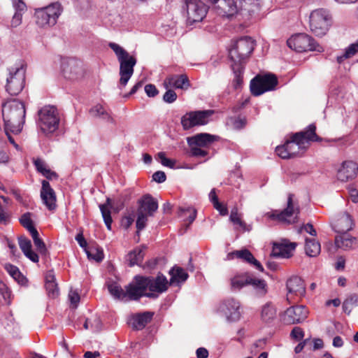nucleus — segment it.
Listing matches in <instances>:
<instances>
[{
    "mask_svg": "<svg viewBox=\"0 0 358 358\" xmlns=\"http://www.w3.org/2000/svg\"><path fill=\"white\" fill-rule=\"evenodd\" d=\"M212 110H195L186 113L181 117V124L184 130H188L196 126L205 125L213 114Z\"/></svg>",
    "mask_w": 358,
    "mask_h": 358,
    "instance_id": "obj_14",
    "label": "nucleus"
},
{
    "mask_svg": "<svg viewBox=\"0 0 358 358\" xmlns=\"http://www.w3.org/2000/svg\"><path fill=\"white\" fill-rule=\"evenodd\" d=\"M308 310L304 306H294L288 308L281 315V320L285 324L303 322L308 317Z\"/></svg>",
    "mask_w": 358,
    "mask_h": 358,
    "instance_id": "obj_17",
    "label": "nucleus"
},
{
    "mask_svg": "<svg viewBox=\"0 0 358 358\" xmlns=\"http://www.w3.org/2000/svg\"><path fill=\"white\" fill-rule=\"evenodd\" d=\"M171 278L169 285L175 287H180L187 280L188 273L181 267L175 266L169 272Z\"/></svg>",
    "mask_w": 358,
    "mask_h": 358,
    "instance_id": "obj_29",
    "label": "nucleus"
},
{
    "mask_svg": "<svg viewBox=\"0 0 358 358\" xmlns=\"http://www.w3.org/2000/svg\"><path fill=\"white\" fill-rule=\"evenodd\" d=\"M283 210H273L266 213V216L273 220L282 224H291L298 221L299 208L297 203H287Z\"/></svg>",
    "mask_w": 358,
    "mask_h": 358,
    "instance_id": "obj_13",
    "label": "nucleus"
},
{
    "mask_svg": "<svg viewBox=\"0 0 358 358\" xmlns=\"http://www.w3.org/2000/svg\"><path fill=\"white\" fill-rule=\"evenodd\" d=\"M235 258L243 259V261L252 264L259 271H263L264 268L259 261H257L253 255L248 249H242L231 252L227 255V260H232Z\"/></svg>",
    "mask_w": 358,
    "mask_h": 358,
    "instance_id": "obj_24",
    "label": "nucleus"
},
{
    "mask_svg": "<svg viewBox=\"0 0 358 358\" xmlns=\"http://www.w3.org/2000/svg\"><path fill=\"white\" fill-rule=\"evenodd\" d=\"M30 234L33 238L34 245L36 248L37 250L41 254L45 255L47 252V248H46L45 244L44 243L43 241L39 238L38 231L36 230Z\"/></svg>",
    "mask_w": 358,
    "mask_h": 358,
    "instance_id": "obj_48",
    "label": "nucleus"
},
{
    "mask_svg": "<svg viewBox=\"0 0 358 358\" xmlns=\"http://www.w3.org/2000/svg\"><path fill=\"white\" fill-rule=\"evenodd\" d=\"M355 243L356 238L348 233L338 234L335 238L336 246L344 250L352 248Z\"/></svg>",
    "mask_w": 358,
    "mask_h": 358,
    "instance_id": "obj_33",
    "label": "nucleus"
},
{
    "mask_svg": "<svg viewBox=\"0 0 358 358\" xmlns=\"http://www.w3.org/2000/svg\"><path fill=\"white\" fill-rule=\"evenodd\" d=\"M254 48L255 41L250 36H243L236 40L229 50L231 66L234 75L233 85L236 89L243 83L244 64Z\"/></svg>",
    "mask_w": 358,
    "mask_h": 358,
    "instance_id": "obj_1",
    "label": "nucleus"
},
{
    "mask_svg": "<svg viewBox=\"0 0 358 358\" xmlns=\"http://www.w3.org/2000/svg\"><path fill=\"white\" fill-rule=\"evenodd\" d=\"M358 52V40L350 44L345 50V52L337 57V62L342 63L345 59L350 58Z\"/></svg>",
    "mask_w": 358,
    "mask_h": 358,
    "instance_id": "obj_46",
    "label": "nucleus"
},
{
    "mask_svg": "<svg viewBox=\"0 0 358 358\" xmlns=\"http://www.w3.org/2000/svg\"><path fill=\"white\" fill-rule=\"evenodd\" d=\"M38 125L45 135L52 134L59 128L60 117L56 107L45 106L38 110Z\"/></svg>",
    "mask_w": 358,
    "mask_h": 358,
    "instance_id": "obj_6",
    "label": "nucleus"
},
{
    "mask_svg": "<svg viewBox=\"0 0 358 358\" xmlns=\"http://www.w3.org/2000/svg\"><path fill=\"white\" fill-rule=\"evenodd\" d=\"M241 12H247L250 15L259 10V0H238Z\"/></svg>",
    "mask_w": 358,
    "mask_h": 358,
    "instance_id": "obj_36",
    "label": "nucleus"
},
{
    "mask_svg": "<svg viewBox=\"0 0 358 358\" xmlns=\"http://www.w3.org/2000/svg\"><path fill=\"white\" fill-rule=\"evenodd\" d=\"M287 43L291 49L299 52L307 51L322 52L324 51V48L306 34H295L287 40Z\"/></svg>",
    "mask_w": 358,
    "mask_h": 358,
    "instance_id": "obj_10",
    "label": "nucleus"
},
{
    "mask_svg": "<svg viewBox=\"0 0 358 358\" xmlns=\"http://www.w3.org/2000/svg\"><path fill=\"white\" fill-rule=\"evenodd\" d=\"M157 157L159 159L160 162H161V164L163 166H167V167L171 168V169L174 168L175 164H176V162L173 161V160H171L170 159H168L166 157V155H165L164 152H159L157 154Z\"/></svg>",
    "mask_w": 358,
    "mask_h": 358,
    "instance_id": "obj_52",
    "label": "nucleus"
},
{
    "mask_svg": "<svg viewBox=\"0 0 358 358\" xmlns=\"http://www.w3.org/2000/svg\"><path fill=\"white\" fill-rule=\"evenodd\" d=\"M41 197L43 201H55L56 196L54 190L50 187L49 182L43 180L41 190Z\"/></svg>",
    "mask_w": 358,
    "mask_h": 358,
    "instance_id": "obj_40",
    "label": "nucleus"
},
{
    "mask_svg": "<svg viewBox=\"0 0 358 358\" xmlns=\"http://www.w3.org/2000/svg\"><path fill=\"white\" fill-rule=\"evenodd\" d=\"M108 46L113 50L120 63L119 84L120 88L124 87L134 73L136 59L117 43L110 42Z\"/></svg>",
    "mask_w": 358,
    "mask_h": 358,
    "instance_id": "obj_2",
    "label": "nucleus"
},
{
    "mask_svg": "<svg viewBox=\"0 0 358 358\" xmlns=\"http://www.w3.org/2000/svg\"><path fill=\"white\" fill-rule=\"evenodd\" d=\"M187 10V22L189 24L199 22L206 17L207 6L200 0H185Z\"/></svg>",
    "mask_w": 358,
    "mask_h": 358,
    "instance_id": "obj_16",
    "label": "nucleus"
},
{
    "mask_svg": "<svg viewBox=\"0 0 358 358\" xmlns=\"http://www.w3.org/2000/svg\"><path fill=\"white\" fill-rule=\"evenodd\" d=\"M135 218V213L132 211L131 213H128L124 215L121 220V226L125 229H129L131 225L133 224Z\"/></svg>",
    "mask_w": 358,
    "mask_h": 358,
    "instance_id": "obj_50",
    "label": "nucleus"
},
{
    "mask_svg": "<svg viewBox=\"0 0 358 358\" xmlns=\"http://www.w3.org/2000/svg\"><path fill=\"white\" fill-rule=\"evenodd\" d=\"M152 179L154 181L158 182V183H162V182H164L166 179V174L164 171H156L155 173H153L152 175Z\"/></svg>",
    "mask_w": 358,
    "mask_h": 358,
    "instance_id": "obj_61",
    "label": "nucleus"
},
{
    "mask_svg": "<svg viewBox=\"0 0 358 358\" xmlns=\"http://www.w3.org/2000/svg\"><path fill=\"white\" fill-rule=\"evenodd\" d=\"M4 268L14 280L19 277L22 273L16 266L11 264H6L4 265Z\"/></svg>",
    "mask_w": 358,
    "mask_h": 358,
    "instance_id": "obj_51",
    "label": "nucleus"
},
{
    "mask_svg": "<svg viewBox=\"0 0 358 358\" xmlns=\"http://www.w3.org/2000/svg\"><path fill=\"white\" fill-rule=\"evenodd\" d=\"M166 90H167L166 92H165V94L163 96V100L166 103H171L176 100L177 94L172 90H170L169 88Z\"/></svg>",
    "mask_w": 358,
    "mask_h": 358,
    "instance_id": "obj_57",
    "label": "nucleus"
},
{
    "mask_svg": "<svg viewBox=\"0 0 358 358\" xmlns=\"http://www.w3.org/2000/svg\"><path fill=\"white\" fill-rule=\"evenodd\" d=\"M45 288L50 297L55 298L59 295V289L56 282H45Z\"/></svg>",
    "mask_w": 358,
    "mask_h": 358,
    "instance_id": "obj_49",
    "label": "nucleus"
},
{
    "mask_svg": "<svg viewBox=\"0 0 358 358\" xmlns=\"http://www.w3.org/2000/svg\"><path fill=\"white\" fill-rule=\"evenodd\" d=\"M179 217L184 221H188L189 224L192 223L196 216V210L192 207L182 208L180 207L178 213Z\"/></svg>",
    "mask_w": 358,
    "mask_h": 358,
    "instance_id": "obj_45",
    "label": "nucleus"
},
{
    "mask_svg": "<svg viewBox=\"0 0 358 358\" xmlns=\"http://www.w3.org/2000/svg\"><path fill=\"white\" fill-rule=\"evenodd\" d=\"M246 121L245 119L240 117L235 118L232 120V127L235 129H241L245 126Z\"/></svg>",
    "mask_w": 358,
    "mask_h": 358,
    "instance_id": "obj_63",
    "label": "nucleus"
},
{
    "mask_svg": "<svg viewBox=\"0 0 358 358\" xmlns=\"http://www.w3.org/2000/svg\"><path fill=\"white\" fill-rule=\"evenodd\" d=\"M218 312L227 322H237L242 316L241 304L238 300L229 297L221 301L218 307Z\"/></svg>",
    "mask_w": 358,
    "mask_h": 358,
    "instance_id": "obj_11",
    "label": "nucleus"
},
{
    "mask_svg": "<svg viewBox=\"0 0 358 358\" xmlns=\"http://www.w3.org/2000/svg\"><path fill=\"white\" fill-rule=\"evenodd\" d=\"M143 248L144 247L142 248H137L128 254L127 260L129 262V264L130 266H133L142 262L144 255L143 251Z\"/></svg>",
    "mask_w": 358,
    "mask_h": 358,
    "instance_id": "obj_44",
    "label": "nucleus"
},
{
    "mask_svg": "<svg viewBox=\"0 0 358 358\" xmlns=\"http://www.w3.org/2000/svg\"><path fill=\"white\" fill-rule=\"evenodd\" d=\"M63 12L62 4L54 2L47 6L35 9L34 18L38 27L48 29L55 26Z\"/></svg>",
    "mask_w": 358,
    "mask_h": 358,
    "instance_id": "obj_4",
    "label": "nucleus"
},
{
    "mask_svg": "<svg viewBox=\"0 0 358 358\" xmlns=\"http://www.w3.org/2000/svg\"><path fill=\"white\" fill-rule=\"evenodd\" d=\"M315 129V126L310 124L306 131L296 133L290 140L285 142L290 158L299 155L301 150H305L309 145V141H317Z\"/></svg>",
    "mask_w": 358,
    "mask_h": 358,
    "instance_id": "obj_5",
    "label": "nucleus"
},
{
    "mask_svg": "<svg viewBox=\"0 0 358 358\" xmlns=\"http://www.w3.org/2000/svg\"><path fill=\"white\" fill-rule=\"evenodd\" d=\"M19 245L23 253L31 249V241L25 237L19 238Z\"/></svg>",
    "mask_w": 358,
    "mask_h": 358,
    "instance_id": "obj_56",
    "label": "nucleus"
},
{
    "mask_svg": "<svg viewBox=\"0 0 358 358\" xmlns=\"http://www.w3.org/2000/svg\"><path fill=\"white\" fill-rule=\"evenodd\" d=\"M295 243H289L287 240L274 243L272 248V255L278 258H289L292 255L296 248Z\"/></svg>",
    "mask_w": 358,
    "mask_h": 358,
    "instance_id": "obj_23",
    "label": "nucleus"
},
{
    "mask_svg": "<svg viewBox=\"0 0 358 358\" xmlns=\"http://www.w3.org/2000/svg\"><path fill=\"white\" fill-rule=\"evenodd\" d=\"M69 298L71 304L73 305L74 308H76L80 301L79 294L75 290H71L69 294Z\"/></svg>",
    "mask_w": 358,
    "mask_h": 358,
    "instance_id": "obj_59",
    "label": "nucleus"
},
{
    "mask_svg": "<svg viewBox=\"0 0 358 358\" xmlns=\"http://www.w3.org/2000/svg\"><path fill=\"white\" fill-rule=\"evenodd\" d=\"M145 284L144 276L136 275L133 280L125 287L126 289V300L127 301H136L142 296H146L151 299H157L158 295L155 293H147V289Z\"/></svg>",
    "mask_w": 358,
    "mask_h": 358,
    "instance_id": "obj_12",
    "label": "nucleus"
},
{
    "mask_svg": "<svg viewBox=\"0 0 358 358\" xmlns=\"http://www.w3.org/2000/svg\"><path fill=\"white\" fill-rule=\"evenodd\" d=\"M354 226L355 221L352 216L349 213L344 212L338 215L332 227L335 232L343 234L352 230Z\"/></svg>",
    "mask_w": 358,
    "mask_h": 358,
    "instance_id": "obj_22",
    "label": "nucleus"
},
{
    "mask_svg": "<svg viewBox=\"0 0 358 358\" xmlns=\"http://www.w3.org/2000/svg\"><path fill=\"white\" fill-rule=\"evenodd\" d=\"M91 116L99 117L104 121L113 123L114 120L110 113L101 104H96L90 110Z\"/></svg>",
    "mask_w": 358,
    "mask_h": 358,
    "instance_id": "obj_34",
    "label": "nucleus"
},
{
    "mask_svg": "<svg viewBox=\"0 0 358 358\" xmlns=\"http://www.w3.org/2000/svg\"><path fill=\"white\" fill-rule=\"evenodd\" d=\"M144 280L145 284H148L145 285L146 289L149 290L148 293H155L159 296V294L166 292L168 289L169 282L163 274L159 273L155 278L144 276Z\"/></svg>",
    "mask_w": 358,
    "mask_h": 358,
    "instance_id": "obj_20",
    "label": "nucleus"
},
{
    "mask_svg": "<svg viewBox=\"0 0 358 358\" xmlns=\"http://www.w3.org/2000/svg\"><path fill=\"white\" fill-rule=\"evenodd\" d=\"M15 13L23 14L27 10V6L22 0H11Z\"/></svg>",
    "mask_w": 358,
    "mask_h": 358,
    "instance_id": "obj_53",
    "label": "nucleus"
},
{
    "mask_svg": "<svg viewBox=\"0 0 358 358\" xmlns=\"http://www.w3.org/2000/svg\"><path fill=\"white\" fill-rule=\"evenodd\" d=\"M290 336L292 338L296 341H301L304 337V331L301 327H295L292 330Z\"/></svg>",
    "mask_w": 358,
    "mask_h": 358,
    "instance_id": "obj_55",
    "label": "nucleus"
},
{
    "mask_svg": "<svg viewBox=\"0 0 358 358\" xmlns=\"http://www.w3.org/2000/svg\"><path fill=\"white\" fill-rule=\"evenodd\" d=\"M213 206L220 215H227L228 214L227 203H213Z\"/></svg>",
    "mask_w": 358,
    "mask_h": 358,
    "instance_id": "obj_60",
    "label": "nucleus"
},
{
    "mask_svg": "<svg viewBox=\"0 0 358 358\" xmlns=\"http://www.w3.org/2000/svg\"><path fill=\"white\" fill-rule=\"evenodd\" d=\"M145 92L150 97H154L158 94V90L154 85L148 84L145 86Z\"/></svg>",
    "mask_w": 358,
    "mask_h": 358,
    "instance_id": "obj_62",
    "label": "nucleus"
},
{
    "mask_svg": "<svg viewBox=\"0 0 358 358\" xmlns=\"http://www.w3.org/2000/svg\"><path fill=\"white\" fill-rule=\"evenodd\" d=\"M218 138L217 136L207 133H200L187 137V142L190 148L191 155L194 157H206L208 155V152L204 148H208L211 143L217 141Z\"/></svg>",
    "mask_w": 358,
    "mask_h": 358,
    "instance_id": "obj_9",
    "label": "nucleus"
},
{
    "mask_svg": "<svg viewBox=\"0 0 358 358\" xmlns=\"http://www.w3.org/2000/svg\"><path fill=\"white\" fill-rule=\"evenodd\" d=\"M107 287L108 292L115 299L127 301L126 290L124 291L117 282L109 281L107 283Z\"/></svg>",
    "mask_w": 358,
    "mask_h": 358,
    "instance_id": "obj_35",
    "label": "nucleus"
},
{
    "mask_svg": "<svg viewBox=\"0 0 358 358\" xmlns=\"http://www.w3.org/2000/svg\"><path fill=\"white\" fill-rule=\"evenodd\" d=\"M25 108L17 99H10L2 103V115L7 126L17 127V131L22 129L24 123Z\"/></svg>",
    "mask_w": 358,
    "mask_h": 358,
    "instance_id": "obj_3",
    "label": "nucleus"
},
{
    "mask_svg": "<svg viewBox=\"0 0 358 358\" xmlns=\"http://www.w3.org/2000/svg\"><path fill=\"white\" fill-rule=\"evenodd\" d=\"M217 7L222 10V14L227 17L232 16L238 12L237 6L234 0H220Z\"/></svg>",
    "mask_w": 358,
    "mask_h": 358,
    "instance_id": "obj_37",
    "label": "nucleus"
},
{
    "mask_svg": "<svg viewBox=\"0 0 358 358\" xmlns=\"http://www.w3.org/2000/svg\"><path fill=\"white\" fill-rule=\"evenodd\" d=\"M33 214L31 213H24L20 218V224L30 233L36 231L31 219Z\"/></svg>",
    "mask_w": 358,
    "mask_h": 358,
    "instance_id": "obj_47",
    "label": "nucleus"
},
{
    "mask_svg": "<svg viewBox=\"0 0 358 358\" xmlns=\"http://www.w3.org/2000/svg\"><path fill=\"white\" fill-rule=\"evenodd\" d=\"M85 252L88 259H93L96 262H100L104 257L103 249L97 245H92L85 249Z\"/></svg>",
    "mask_w": 358,
    "mask_h": 358,
    "instance_id": "obj_41",
    "label": "nucleus"
},
{
    "mask_svg": "<svg viewBox=\"0 0 358 358\" xmlns=\"http://www.w3.org/2000/svg\"><path fill=\"white\" fill-rule=\"evenodd\" d=\"M248 286L257 296H264L268 292V285L265 280L260 278L250 273L248 281Z\"/></svg>",
    "mask_w": 358,
    "mask_h": 358,
    "instance_id": "obj_26",
    "label": "nucleus"
},
{
    "mask_svg": "<svg viewBox=\"0 0 358 358\" xmlns=\"http://www.w3.org/2000/svg\"><path fill=\"white\" fill-rule=\"evenodd\" d=\"M158 208V203H141L137 210L136 221V234L139 235L141 231L147 225L148 216H151Z\"/></svg>",
    "mask_w": 358,
    "mask_h": 358,
    "instance_id": "obj_19",
    "label": "nucleus"
},
{
    "mask_svg": "<svg viewBox=\"0 0 358 358\" xmlns=\"http://www.w3.org/2000/svg\"><path fill=\"white\" fill-rule=\"evenodd\" d=\"M34 164L36 166V170L43 174L48 179H52L57 177L56 173L49 169L45 163L41 159H34Z\"/></svg>",
    "mask_w": 358,
    "mask_h": 358,
    "instance_id": "obj_42",
    "label": "nucleus"
},
{
    "mask_svg": "<svg viewBox=\"0 0 358 358\" xmlns=\"http://www.w3.org/2000/svg\"><path fill=\"white\" fill-rule=\"evenodd\" d=\"M321 250L320 244L315 239H306V245H305V251L308 256L309 257H316L317 256Z\"/></svg>",
    "mask_w": 358,
    "mask_h": 358,
    "instance_id": "obj_38",
    "label": "nucleus"
},
{
    "mask_svg": "<svg viewBox=\"0 0 358 358\" xmlns=\"http://www.w3.org/2000/svg\"><path fill=\"white\" fill-rule=\"evenodd\" d=\"M6 91L11 96L18 95L24 89L26 80V68L20 62L8 69Z\"/></svg>",
    "mask_w": 358,
    "mask_h": 358,
    "instance_id": "obj_7",
    "label": "nucleus"
},
{
    "mask_svg": "<svg viewBox=\"0 0 358 358\" xmlns=\"http://www.w3.org/2000/svg\"><path fill=\"white\" fill-rule=\"evenodd\" d=\"M288 293L301 297L305 295L306 287L303 280L299 276H292L287 281Z\"/></svg>",
    "mask_w": 358,
    "mask_h": 358,
    "instance_id": "obj_28",
    "label": "nucleus"
},
{
    "mask_svg": "<svg viewBox=\"0 0 358 358\" xmlns=\"http://www.w3.org/2000/svg\"><path fill=\"white\" fill-rule=\"evenodd\" d=\"M276 317V309L271 303H267L262 306L261 312L262 320L265 322H271Z\"/></svg>",
    "mask_w": 358,
    "mask_h": 358,
    "instance_id": "obj_39",
    "label": "nucleus"
},
{
    "mask_svg": "<svg viewBox=\"0 0 358 358\" xmlns=\"http://www.w3.org/2000/svg\"><path fill=\"white\" fill-rule=\"evenodd\" d=\"M123 207V203H103L99 206L103 222L108 230H111L112 227V213H117Z\"/></svg>",
    "mask_w": 358,
    "mask_h": 358,
    "instance_id": "obj_21",
    "label": "nucleus"
},
{
    "mask_svg": "<svg viewBox=\"0 0 358 358\" xmlns=\"http://www.w3.org/2000/svg\"><path fill=\"white\" fill-rule=\"evenodd\" d=\"M358 170L357 164L352 161L344 162L338 169L337 178L342 182L348 181L357 176Z\"/></svg>",
    "mask_w": 358,
    "mask_h": 358,
    "instance_id": "obj_25",
    "label": "nucleus"
},
{
    "mask_svg": "<svg viewBox=\"0 0 358 358\" xmlns=\"http://www.w3.org/2000/svg\"><path fill=\"white\" fill-rule=\"evenodd\" d=\"M153 313L145 311L134 314L129 319V324L136 330H141L150 322L153 317Z\"/></svg>",
    "mask_w": 358,
    "mask_h": 358,
    "instance_id": "obj_27",
    "label": "nucleus"
},
{
    "mask_svg": "<svg viewBox=\"0 0 358 358\" xmlns=\"http://www.w3.org/2000/svg\"><path fill=\"white\" fill-rule=\"evenodd\" d=\"M64 76L69 80H76L83 76L84 71L80 61L69 58L65 59L62 63Z\"/></svg>",
    "mask_w": 358,
    "mask_h": 358,
    "instance_id": "obj_18",
    "label": "nucleus"
},
{
    "mask_svg": "<svg viewBox=\"0 0 358 358\" xmlns=\"http://www.w3.org/2000/svg\"><path fill=\"white\" fill-rule=\"evenodd\" d=\"M275 152L277 155L281 157L282 159H289L290 158V154L287 150V148L286 144H283L282 145H278L275 148Z\"/></svg>",
    "mask_w": 358,
    "mask_h": 358,
    "instance_id": "obj_54",
    "label": "nucleus"
},
{
    "mask_svg": "<svg viewBox=\"0 0 358 358\" xmlns=\"http://www.w3.org/2000/svg\"><path fill=\"white\" fill-rule=\"evenodd\" d=\"M278 85L277 77L273 74L257 76L250 82V91L254 96L273 90Z\"/></svg>",
    "mask_w": 358,
    "mask_h": 358,
    "instance_id": "obj_15",
    "label": "nucleus"
},
{
    "mask_svg": "<svg viewBox=\"0 0 358 358\" xmlns=\"http://www.w3.org/2000/svg\"><path fill=\"white\" fill-rule=\"evenodd\" d=\"M249 272H241L236 273L231 278V288L234 291H239L244 287L248 286L250 278Z\"/></svg>",
    "mask_w": 358,
    "mask_h": 358,
    "instance_id": "obj_32",
    "label": "nucleus"
},
{
    "mask_svg": "<svg viewBox=\"0 0 358 358\" xmlns=\"http://www.w3.org/2000/svg\"><path fill=\"white\" fill-rule=\"evenodd\" d=\"M331 24V15L323 8L314 10L310 15L309 26L311 31L316 36L326 34Z\"/></svg>",
    "mask_w": 358,
    "mask_h": 358,
    "instance_id": "obj_8",
    "label": "nucleus"
},
{
    "mask_svg": "<svg viewBox=\"0 0 358 358\" xmlns=\"http://www.w3.org/2000/svg\"><path fill=\"white\" fill-rule=\"evenodd\" d=\"M23 14L15 13L10 21V27L15 28L19 27L22 22Z\"/></svg>",
    "mask_w": 358,
    "mask_h": 358,
    "instance_id": "obj_58",
    "label": "nucleus"
},
{
    "mask_svg": "<svg viewBox=\"0 0 358 358\" xmlns=\"http://www.w3.org/2000/svg\"><path fill=\"white\" fill-rule=\"evenodd\" d=\"M166 89L173 87L177 89H185L189 86V80L185 75H174L167 78L164 83Z\"/></svg>",
    "mask_w": 358,
    "mask_h": 358,
    "instance_id": "obj_31",
    "label": "nucleus"
},
{
    "mask_svg": "<svg viewBox=\"0 0 358 358\" xmlns=\"http://www.w3.org/2000/svg\"><path fill=\"white\" fill-rule=\"evenodd\" d=\"M94 322L96 324V327L94 328L93 327L94 324L91 322V320L90 319H87L83 325L84 328L85 329H92L93 331L98 330L99 329L100 321L99 319H95Z\"/></svg>",
    "mask_w": 358,
    "mask_h": 358,
    "instance_id": "obj_64",
    "label": "nucleus"
},
{
    "mask_svg": "<svg viewBox=\"0 0 358 358\" xmlns=\"http://www.w3.org/2000/svg\"><path fill=\"white\" fill-rule=\"evenodd\" d=\"M355 306H358V294H350L343 303V310L345 313L350 315Z\"/></svg>",
    "mask_w": 358,
    "mask_h": 358,
    "instance_id": "obj_43",
    "label": "nucleus"
},
{
    "mask_svg": "<svg viewBox=\"0 0 358 358\" xmlns=\"http://www.w3.org/2000/svg\"><path fill=\"white\" fill-rule=\"evenodd\" d=\"M229 220L233 223L236 231L245 232L250 231L252 229V226L250 224H247L242 220V214L238 213L236 208L231 209Z\"/></svg>",
    "mask_w": 358,
    "mask_h": 358,
    "instance_id": "obj_30",
    "label": "nucleus"
}]
</instances>
